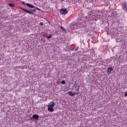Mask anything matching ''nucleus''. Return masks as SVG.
Instances as JSON below:
<instances>
[{"label": "nucleus", "instance_id": "1", "mask_svg": "<svg viewBox=\"0 0 127 127\" xmlns=\"http://www.w3.org/2000/svg\"><path fill=\"white\" fill-rule=\"evenodd\" d=\"M60 12L61 14H64V15H66L68 13V10L64 8L61 9Z\"/></svg>", "mask_w": 127, "mask_h": 127}, {"label": "nucleus", "instance_id": "2", "mask_svg": "<svg viewBox=\"0 0 127 127\" xmlns=\"http://www.w3.org/2000/svg\"><path fill=\"white\" fill-rule=\"evenodd\" d=\"M22 10H23L24 11H25V12H27V13H29L30 14H33V11H35V10H32L31 9V11L26 9H24L23 8H20Z\"/></svg>", "mask_w": 127, "mask_h": 127}, {"label": "nucleus", "instance_id": "3", "mask_svg": "<svg viewBox=\"0 0 127 127\" xmlns=\"http://www.w3.org/2000/svg\"><path fill=\"white\" fill-rule=\"evenodd\" d=\"M72 86L73 87L71 88V91H73V90H74V88L75 89V91H76V92H78V91H79V87L77 84H73Z\"/></svg>", "mask_w": 127, "mask_h": 127}, {"label": "nucleus", "instance_id": "4", "mask_svg": "<svg viewBox=\"0 0 127 127\" xmlns=\"http://www.w3.org/2000/svg\"><path fill=\"white\" fill-rule=\"evenodd\" d=\"M54 106H55V103L54 102V101L50 102L48 105L49 108H54Z\"/></svg>", "mask_w": 127, "mask_h": 127}, {"label": "nucleus", "instance_id": "5", "mask_svg": "<svg viewBox=\"0 0 127 127\" xmlns=\"http://www.w3.org/2000/svg\"><path fill=\"white\" fill-rule=\"evenodd\" d=\"M122 8L124 9V10H127V5L126 2H124L122 3Z\"/></svg>", "mask_w": 127, "mask_h": 127}, {"label": "nucleus", "instance_id": "6", "mask_svg": "<svg viewBox=\"0 0 127 127\" xmlns=\"http://www.w3.org/2000/svg\"><path fill=\"white\" fill-rule=\"evenodd\" d=\"M32 119L34 120H38V119H39V116L38 115L34 114L32 116Z\"/></svg>", "mask_w": 127, "mask_h": 127}, {"label": "nucleus", "instance_id": "7", "mask_svg": "<svg viewBox=\"0 0 127 127\" xmlns=\"http://www.w3.org/2000/svg\"><path fill=\"white\" fill-rule=\"evenodd\" d=\"M113 70H114V69L112 67L110 66L108 69L107 72L109 74H112V71H113Z\"/></svg>", "mask_w": 127, "mask_h": 127}, {"label": "nucleus", "instance_id": "8", "mask_svg": "<svg viewBox=\"0 0 127 127\" xmlns=\"http://www.w3.org/2000/svg\"><path fill=\"white\" fill-rule=\"evenodd\" d=\"M26 5L28 6V7H31V8H34V5H31L28 3H26Z\"/></svg>", "mask_w": 127, "mask_h": 127}, {"label": "nucleus", "instance_id": "9", "mask_svg": "<svg viewBox=\"0 0 127 127\" xmlns=\"http://www.w3.org/2000/svg\"><path fill=\"white\" fill-rule=\"evenodd\" d=\"M48 111H49V112H51V113H52L54 111V109L53 108V107H49L48 108Z\"/></svg>", "mask_w": 127, "mask_h": 127}, {"label": "nucleus", "instance_id": "10", "mask_svg": "<svg viewBox=\"0 0 127 127\" xmlns=\"http://www.w3.org/2000/svg\"><path fill=\"white\" fill-rule=\"evenodd\" d=\"M68 95H69L71 97H74L73 93L72 92V91H68Z\"/></svg>", "mask_w": 127, "mask_h": 127}, {"label": "nucleus", "instance_id": "11", "mask_svg": "<svg viewBox=\"0 0 127 127\" xmlns=\"http://www.w3.org/2000/svg\"><path fill=\"white\" fill-rule=\"evenodd\" d=\"M9 6H10V7H14V6H15V5L13 3H9Z\"/></svg>", "mask_w": 127, "mask_h": 127}, {"label": "nucleus", "instance_id": "12", "mask_svg": "<svg viewBox=\"0 0 127 127\" xmlns=\"http://www.w3.org/2000/svg\"><path fill=\"white\" fill-rule=\"evenodd\" d=\"M73 96H75V95H79L80 94V91H78L76 92H73Z\"/></svg>", "mask_w": 127, "mask_h": 127}, {"label": "nucleus", "instance_id": "13", "mask_svg": "<svg viewBox=\"0 0 127 127\" xmlns=\"http://www.w3.org/2000/svg\"><path fill=\"white\" fill-rule=\"evenodd\" d=\"M61 29L62 30H64V32H66V29L65 28H64V27H63V26L61 27Z\"/></svg>", "mask_w": 127, "mask_h": 127}, {"label": "nucleus", "instance_id": "14", "mask_svg": "<svg viewBox=\"0 0 127 127\" xmlns=\"http://www.w3.org/2000/svg\"><path fill=\"white\" fill-rule=\"evenodd\" d=\"M51 37H52V35H50L49 36L47 37V39H50V38H51Z\"/></svg>", "mask_w": 127, "mask_h": 127}, {"label": "nucleus", "instance_id": "15", "mask_svg": "<svg viewBox=\"0 0 127 127\" xmlns=\"http://www.w3.org/2000/svg\"><path fill=\"white\" fill-rule=\"evenodd\" d=\"M43 22H40L39 25H41V26H43Z\"/></svg>", "mask_w": 127, "mask_h": 127}, {"label": "nucleus", "instance_id": "16", "mask_svg": "<svg viewBox=\"0 0 127 127\" xmlns=\"http://www.w3.org/2000/svg\"><path fill=\"white\" fill-rule=\"evenodd\" d=\"M61 83L62 84H65V81H64V80H62V81H61Z\"/></svg>", "mask_w": 127, "mask_h": 127}, {"label": "nucleus", "instance_id": "17", "mask_svg": "<svg viewBox=\"0 0 127 127\" xmlns=\"http://www.w3.org/2000/svg\"><path fill=\"white\" fill-rule=\"evenodd\" d=\"M22 3L24 5V4H25V1H22Z\"/></svg>", "mask_w": 127, "mask_h": 127}]
</instances>
